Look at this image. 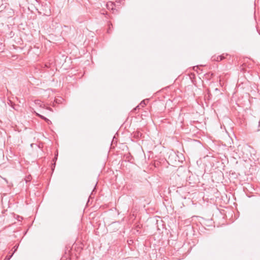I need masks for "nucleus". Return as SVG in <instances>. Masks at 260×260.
I'll list each match as a JSON object with an SVG mask.
<instances>
[{"mask_svg":"<svg viewBox=\"0 0 260 260\" xmlns=\"http://www.w3.org/2000/svg\"><path fill=\"white\" fill-rule=\"evenodd\" d=\"M228 55V54H226L225 55L224 54H223L221 55H218L217 56H213L212 57V59L213 60L219 61L225 58V56Z\"/></svg>","mask_w":260,"mask_h":260,"instance_id":"1","label":"nucleus"},{"mask_svg":"<svg viewBox=\"0 0 260 260\" xmlns=\"http://www.w3.org/2000/svg\"><path fill=\"white\" fill-rule=\"evenodd\" d=\"M36 114L38 116L40 117L41 119L44 120L48 124H50L51 123V121L50 120H49L48 118H47L46 117H44V116L41 115L38 113H37Z\"/></svg>","mask_w":260,"mask_h":260,"instance_id":"2","label":"nucleus"},{"mask_svg":"<svg viewBox=\"0 0 260 260\" xmlns=\"http://www.w3.org/2000/svg\"><path fill=\"white\" fill-rule=\"evenodd\" d=\"M142 135V133H141L140 132H136L134 133V137H135L136 138H138L140 137H141Z\"/></svg>","mask_w":260,"mask_h":260,"instance_id":"3","label":"nucleus"},{"mask_svg":"<svg viewBox=\"0 0 260 260\" xmlns=\"http://www.w3.org/2000/svg\"><path fill=\"white\" fill-rule=\"evenodd\" d=\"M108 26H109V28L107 30V32L110 34L111 32V26L112 27V24L110 21L108 22Z\"/></svg>","mask_w":260,"mask_h":260,"instance_id":"4","label":"nucleus"},{"mask_svg":"<svg viewBox=\"0 0 260 260\" xmlns=\"http://www.w3.org/2000/svg\"><path fill=\"white\" fill-rule=\"evenodd\" d=\"M13 253H12L11 255H10V256H7L4 259V260H10V259L12 257V255H13Z\"/></svg>","mask_w":260,"mask_h":260,"instance_id":"5","label":"nucleus"},{"mask_svg":"<svg viewBox=\"0 0 260 260\" xmlns=\"http://www.w3.org/2000/svg\"><path fill=\"white\" fill-rule=\"evenodd\" d=\"M146 105V103L145 102V101H143L142 102H141V103L140 104L139 106H142V107H144V105Z\"/></svg>","mask_w":260,"mask_h":260,"instance_id":"6","label":"nucleus"},{"mask_svg":"<svg viewBox=\"0 0 260 260\" xmlns=\"http://www.w3.org/2000/svg\"><path fill=\"white\" fill-rule=\"evenodd\" d=\"M140 228H141L140 226L139 225H137L136 226L135 229L137 231V232H139V230L138 229H139Z\"/></svg>","mask_w":260,"mask_h":260,"instance_id":"7","label":"nucleus"},{"mask_svg":"<svg viewBox=\"0 0 260 260\" xmlns=\"http://www.w3.org/2000/svg\"><path fill=\"white\" fill-rule=\"evenodd\" d=\"M62 100V99H56L55 100V101L56 102V103H59L60 102H61V100Z\"/></svg>","mask_w":260,"mask_h":260,"instance_id":"8","label":"nucleus"},{"mask_svg":"<svg viewBox=\"0 0 260 260\" xmlns=\"http://www.w3.org/2000/svg\"><path fill=\"white\" fill-rule=\"evenodd\" d=\"M57 155H58V153H57V154L55 155V156L54 157V158H53V161H55L57 160Z\"/></svg>","mask_w":260,"mask_h":260,"instance_id":"9","label":"nucleus"},{"mask_svg":"<svg viewBox=\"0 0 260 260\" xmlns=\"http://www.w3.org/2000/svg\"><path fill=\"white\" fill-rule=\"evenodd\" d=\"M55 162H54V163L53 164H52V170L53 171L54 168H55Z\"/></svg>","mask_w":260,"mask_h":260,"instance_id":"10","label":"nucleus"},{"mask_svg":"<svg viewBox=\"0 0 260 260\" xmlns=\"http://www.w3.org/2000/svg\"><path fill=\"white\" fill-rule=\"evenodd\" d=\"M17 248H18V246H17V247L14 246V252H13V254H14V253L16 251V250H17Z\"/></svg>","mask_w":260,"mask_h":260,"instance_id":"11","label":"nucleus"},{"mask_svg":"<svg viewBox=\"0 0 260 260\" xmlns=\"http://www.w3.org/2000/svg\"><path fill=\"white\" fill-rule=\"evenodd\" d=\"M140 107V106H138L136 108H135V109H137V108H139V107Z\"/></svg>","mask_w":260,"mask_h":260,"instance_id":"12","label":"nucleus"},{"mask_svg":"<svg viewBox=\"0 0 260 260\" xmlns=\"http://www.w3.org/2000/svg\"><path fill=\"white\" fill-rule=\"evenodd\" d=\"M47 109H49V110H51V109L50 108H47Z\"/></svg>","mask_w":260,"mask_h":260,"instance_id":"13","label":"nucleus"},{"mask_svg":"<svg viewBox=\"0 0 260 260\" xmlns=\"http://www.w3.org/2000/svg\"><path fill=\"white\" fill-rule=\"evenodd\" d=\"M131 242H132V240H130V242H129V243H128V244H130V243H131Z\"/></svg>","mask_w":260,"mask_h":260,"instance_id":"14","label":"nucleus"},{"mask_svg":"<svg viewBox=\"0 0 260 260\" xmlns=\"http://www.w3.org/2000/svg\"><path fill=\"white\" fill-rule=\"evenodd\" d=\"M131 242H132V240H130V242H129V243H128V244H130V243H131Z\"/></svg>","mask_w":260,"mask_h":260,"instance_id":"15","label":"nucleus"},{"mask_svg":"<svg viewBox=\"0 0 260 260\" xmlns=\"http://www.w3.org/2000/svg\"><path fill=\"white\" fill-rule=\"evenodd\" d=\"M131 242H132V240H130V242H129V243H128V244H130V243H131Z\"/></svg>","mask_w":260,"mask_h":260,"instance_id":"16","label":"nucleus"}]
</instances>
